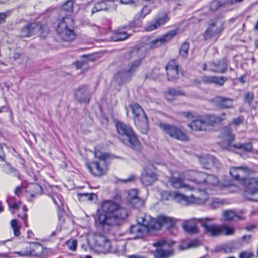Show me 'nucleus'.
Instances as JSON below:
<instances>
[{
	"mask_svg": "<svg viewBox=\"0 0 258 258\" xmlns=\"http://www.w3.org/2000/svg\"><path fill=\"white\" fill-rule=\"evenodd\" d=\"M137 225L130 227L131 233L136 238H142L146 235L150 230L160 229L162 226L174 227L177 220L164 215L159 216L157 218L150 215L141 214L137 217Z\"/></svg>",
	"mask_w": 258,
	"mask_h": 258,
	"instance_id": "obj_1",
	"label": "nucleus"
},
{
	"mask_svg": "<svg viewBox=\"0 0 258 258\" xmlns=\"http://www.w3.org/2000/svg\"><path fill=\"white\" fill-rule=\"evenodd\" d=\"M96 224L102 227L120 223L127 216L126 210L119 204L111 200L103 201L100 209L97 210Z\"/></svg>",
	"mask_w": 258,
	"mask_h": 258,
	"instance_id": "obj_2",
	"label": "nucleus"
},
{
	"mask_svg": "<svg viewBox=\"0 0 258 258\" xmlns=\"http://www.w3.org/2000/svg\"><path fill=\"white\" fill-rule=\"evenodd\" d=\"M131 63L122 66L113 77V80L120 85L130 80L140 67L144 56L139 50H133L128 54Z\"/></svg>",
	"mask_w": 258,
	"mask_h": 258,
	"instance_id": "obj_3",
	"label": "nucleus"
},
{
	"mask_svg": "<svg viewBox=\"0 0 258 258\" xmlns=\"http://www.w3.org/2000/svg\"><path fill=\"white\" fill-rule=\"evenodd\" d=\"M194 194L190 196H186L178 192H166L163 194L164 196H169L175 202L185 205H202L206 203L209 199V196L204 191L193 190Z\"/></svg>",
	"mask_w": 258,
	"mask_h": 258,
	"instance_id": "obj_4",
	"label": "nucleus"
},
{
	"mask_svg": "<svg viewBox=\"0 0 258 258\" xmlns=\"http://www.w3.org/2000/svg\"><path fill=\"white\" fill-rule=\"evenodd\" d=\"M115 126L117 133L121 137L120 140L123 144L136 151L141 149V144L130 126L117 121L115 123Z\"/></svg>",
	"mask_w": 258,
	"mask_h": 258,
	"instance_id": "obj_5",
	"label": "nucleus"
},
{
	"mask_svg": "<svg viewBox=\"0 0 258 258\" xmlns=\"http://www.w3.org/2000/svg\"><path fill=\"white\" fill-rule=\"evenodd\" d=\"M74 26V20L70 16L63 17L57 20L56 31L61 40L71 42L75 39L76 34Z\"/></svg>",
	"mask_w": 258,
	"mask_h": 258,
	"instance_id": "obj_6",
	"label": "nucleus"
},
{
	"mask_svg": "<svg viewBox=\"0 0 258 258\" xmlns=\"http://www.w3.org/2000/svg\"><path fill=\"white\" fill-rule=\"evenodd\" d=\"M134 114V122L139 131L143 134H147L149 131L147 117L142 107L137 103L130 105Z\"/></svg>",
	"mask_w": 258,
	"mask_h": 258,
	"instance_id": "obj_7",
	"label": "nucleus"
},
{
	"mask_svg": "<svg viewBox=\"0 0 258 258\" xmlns=\"http://www.w3.org/2000/svg\"><path fill=\"white\" fill-rule=\"evenodd\" d=\"M158 126L165 134L172 138L181 141L188 140L185 133L176 126L164 122H159Z\"/></svg>",
	"mask_w": 258,
	"mask_h": 258,
	"instance_id": "obj_8",
	"label": "nucleus"
},
{
	"mask_svg": "<svg viewBox=\"0 0 258 258\" xmlns=\"http://www.w3.org/2000/svg\"><path fill=\"white\" fill-rule=\"evenodd\" d=\"M47 249L44 248L39 243H30L25 249L15 252L20 256H33L35 257L45 256L47 255Z\"/></svg>",
	"mask_w": 258,
	"mask_h": 258,
	"instance_id": "obj_9",
	"label": "nucleus"
},
{
	"mask_svg": "<svg viewBox=\"0 0 258 258\" xmlns=\"http://www.w3.org/2000/svg\"><path fill=\"white\" fill-rule=\"evenodd\" d=\"M174 244L173 241L167 242L161 240L153 243L155 246H159L154 253L155 258H168L173 255V250L171 245Z\"/></svg>",
	"mask_w": 258,
	"mask_h": 258,
	"instance_id": "obj_10",
	"label": "nucleus"
},
{
	"mask_svg": "<svg viewBox=\"0 0 258 258\" xmlns=\"http://www.w3.org/2000/svg\"><path fill=\"white\" fill-rule=\"evenodd\" d=\"M40 33L41 37H44L49 33V30L46 25L38 23H33L24 26L21 30L22 37H30L36 33Z\"/></svg>",
	"mask_w": 258,
	"mask_h": 258,
	"instance_id": "obj_11",
	"label": "nucleus"
},
{
	"mask_svg": "<svg viewBox=\"0 0 258 258\" xmlns=\"http://www.w3.org/2000/svg\"><path fill=\"white\" fill-rule=\"evenodd\" d=\"M224 29V22L221 18L212 20L209 23L208 28L204 33V38L208 39L212 37L219 35Z\"/></svg>",
	"mask_w": 258,
	"mask_h": 258,
	"instance_id": "obj_12",
	"label": "nucleus"
},
{
	"mask_svg": "<svg viewBox=\"0 0 258 258\" xmlns=\"http://www.w3.org/2000/svg\"><path fill=\"white\" fill-rule=\"evenodd\" d=\"M241 184L245 188L246 194L253 196L249 200L258 202V179L247 177L242 180Z\"/></svg>",
	"mask_w": 258,
	"mask_h": 258,
	"instance_id": "obj_13",
	"label": "nucleus"
},
{
	"mask_svg": "<svg viewBox=\"0 0 258 258\" xmlns=\"http://www.w3.org/2000/svg\"><path fill=\"white\" fill-rule=\"evenodd\" d=\"M188 126L192 130L208 131L212 129L209 115L202 116L198 119H194Z\"/></svg>",
	"mask_w": 258,
	"mask_h": 258,
	"instance_id": "obj_14",
	"label": "nucleus"
},
{
	"mask_svg": "<svg viewBox=\"0 0 258 258\" xmlns=\"http://www.w3.org/2000/svg\"><path fill=\"white\" fill-rule=\"evenodd\" d=\"M212 218H205L198 219L201 222L202 227L204 228L205 232L212 236H218L222 235L221 225L214 224L209 225V221H212Z\"/></svg>",
	"mask_w": 258,
	"mask_h": 258,
	"instance_id": "obj_15",
	"label": "nucleus"
},
{
	"mask_svg": "<svg viewBox=\"0 0 258 258\" xmlns=\"http://www.w3.org/2000/svg\"><path fill=\"white\" fill-rule=\"evenodd\" d=\"M185 175L187 176V180L196 184V186H194L197 187V190L204 191L206 193V191L205 190H202L199 189L198 187V185L203 184L205 182L206 173L202 172H198L194 170H187L185 171Z\"/></svg>",
	"mask_w": 258,
	"mask_h": 258,
	"instance_id": "obj_16",
	"label": "nucleus"
},
{
	"mask_svg": "<svg viewBox=\"0 0 258 258\" xmlns=\"http://www.w3.org/2000/svg\"><path fill=\"white\" fill-rule=\"evenodd\" d=\"M158 175L154 171V168L150 165L144 168L140 179L143 184L148 186L157 180Z\"/></svg>",
	"mask_w": 258,
	"mask_h": 258,
	"instance_id": "obj_17",
	"label": "nucleus"
},
{
	"mask_svg": "<svg viewBox=\"0 0 258 258\" xmlns=\"http://www.w3.org/2000/svg\"><path fill=\"white\" fill-rule=\"evenodd\" d=\"M90 172L95 176H100L106 174L107 171L106 162H91L87 164Z\"/></svg>",
	"mask_w": 258,
	"mask_h": 258,
	"instance_id": "obj_18",
	"label": "nucleus"
},
{
	"mask_svg": "<svg viewBox=\"0 0 258 258\" xmlns=\"http://www.w3.org/2000/svg\"><path fill=\"white\" fill-rule=\"evenodd\" d=\"M250 172V170L247 167L238 166L232 167L229 173L231 177L235 180L239 181L241 184Z\"/></svg>",
	"mask_w": 258,
	"mask_h": 258,
	"instance_id": "obj_19",
	"label": "nucleus"
},
{
	"mask_svg": "<svg viewBox=\"0 0 258 258\" xmlns=\"http://www.w3.org/2000/svg\"><path fill=\"white\" fill-rule=\"evenodd\" d=\"M185 171L183 172L182 174H180L179 178H175L174 177H172L169 180V182L170 184L175 188H179L181 187H184L187 190H193L195 189H197V187L193 186L191 184H184L182 182L183 179H187V176L184 174Z\"/></svg>",
	"mask_w": 258,
	"mask_h": 258,
	"instance_id": "obj_20",
	"label": "nucleus"
},
{
	"mask_svg": "<svg viewBox=\"0 0 258 258\" xmlns=\"http://www.w3.org/2000/svg\"><path fill=\"white\" fill-rule=\"evenodd\" d=\"M165 69L169 81H174L178 79V66L175 60H172L169 61Z\"/></svg>",
	"mask_w": 258,
	"mask_h": 258,
	"instance_id": "obj_21",
	"label": "nucleus"
},
{
	"mask_svg": "<svg viewBox=\"0 0 258 258\" xmlns=\"http://www.w3.org/2000/svg\"><path fill=\"white\" fill-rule=\"evenodd\" d=\"M115 8V5L112 2L102 1L95 4L91 10V14L102 11H109Z\"/></svg>",
	"mask_w": 258,
	"mask_h": 258,
	"instance_id": "obj_22",
	"label": "nucleus"
},
{
	"mask_svg": "<svg viewBox=\"0 0 258 258\" xmlns=\"http://www.w3.org/2000/svg\"><path fill=\"white\" fill-rule=\"evenodd\" d=\"M76 98L80 102L88 103L90 99V93L86 86L79 87L75 93Z\"/></svg>",
	"mask_w": 258,
	"mask_h": 258,
	"instance_id": "obj_23",
	"label": "nucleus"
},
{
	"mask_svg": "<svg viewBox=\"0 0 258 258\" xmlns=\"http://www.w3.org/2000/svg\"><path fill=\"white\" fill-rule=\"evenodd\" d=\"M202 81L205 83L214 84L222 86L227 81V78L225 77L205 76L202 77Z\"/></svg>",
	"mask_w": 258,
	"mask_h": 258,
	"instance_id": "obj_24",
	"label": "nucleus"
},
{
	"mask_svg": "<svg viewBox=\"0 0 258 258\" xmlns=\"http://www.w3.org/2000/svg\"><path fill=\"white\" fill-rule=\"evenodd\" d=\"M132 34L122 28H118L114 31L111 35V39L114 41H120L129 38Z\"/></svg>",
	"mask_w": 258,
	"mask_h": 258,
	"instance_id": "obj_25",
	"label": "nucleus"
},
{
	"mask_svg": "<svg viewBox=\"0 0 258 258\" xmlns=\"http://www.w3.org/2000/svg\"><path fill=\"white\" fill-rule=\"evenodd\" d=\"M138 190L136 189H132L128 192V200L131 204L135 207H138L142 203L138 197Z\"/></svg>",
	"mask_w": 258,
	"mask_h": 258,
	"instance_id": "obj_26",
	"label": "nucleus"
},
{
	"mask_svg": "<svg viewBox=\"0 0 258 258\" xmlns=\"http://www.w3.org/2000/svg\"><path fill=\"white\" fill-rule=\"evenodd\" d=\"M27 192L30 195V197L34 198L41 194L42 188L38 184H32L28 186Z\"/></svg>",
	"mask_w": 258,
	"mask_h": 258,
	"instance_id": "obj_27",
	"label": "nucleus"
},
{
	"mask_svg": "<svg viewBox=\"0 0 258 258\" xmlns=\"http://www.w3.org/2000/svg\"><path fill=\"white\" fill-rule=\"evenodd\" d=\"M223 217L226 221H236L241 219V217L233 210H228L223 211Z\"/></svg>",
	"mask_w": 258,
	"mask_h": 258,
	"instance_id": "obj_28",
	"label": "nucleus"
},
{
	"mask_svg": "<svg viewBox=\"0 0 258 258\" xmlns=\"http://www.w3.org/2000/svg\"><path fill=\"white\" fill-rule=\"evenodd\" d=\"M98 245L101 248V251L106 253L109 252L111 249V244L110 241L104 236L99 237L98 240Z\"/></svg>",
	"mask_w": 258,
	"mask_h": 258,
	"instance_id": "obj_29",
	"label": "nucleus"
},
{
	"mask_svg": "<svg viewBox=\"0 0 258 258\" xmlns=\"http://www.w3.org/2000/svg\"><path fill=\"white\" fill-rule=\"evenodd\" d=\"M216 102L221 108H229L233 106V100L228 98L219 97L216 98Z\"/></svg>",
	"mask_w": 258,
	"mask_h": 258,
	"instance_id": "obj_30",
	"label": "nucleus"
},
{
	"mask_svg": "<svg viewBox=\"0 0 258 258\" xmlns=\"http://www.w3.org/2000/svg\"><path fill=\"white\" fill-rule=\"evenodd\" d=\"M229 0H214L210 4V9L211 11H216L220 7L229 5Z\"/></svg>",
	"mask_w": 258,
	"mask_h": 258,
	"instance_id": "obj_31",
	"label": "nucleus"
},
{
	"mask_svg": "<svg viewBox=\"0 0 258 258\" xmlns=\"http://www.w3.org/2000/svg\"><path fill=\"white\" fill-rule=\"evenodd\" d=\"M210 118V122L211 123L212 127L215 124L220 123L222 121L225 120L226 115L225 113H223L221 114L216 116V115H209Z\"/></svg>",
	"mask_w": 258,
	"mask_h": 258,
	"instance_id": "obj_32",
	"label": "nucleus"
},
{
	"mask_svg": "<svg viewBox=\"0 0 258 258\" xmlns=\"http://www.w3.org/2000/svg\"><path fill=\"white\" fill-rule=\"evenodd\" d=\"M51 199L57 208L60 210L64 204L63 199L61 195L58 193H53L51 196Z\"/></svg>",
	"mask_w": 258,
	"mask_h": 258,
	"instance_id": "obj_33",
	"label": "nucleus"
},
{
	"mask_svg": "<svg viewBox=\"0 0 258 258\" xmlns=\"http://www.w3.org/2000/svg\"><path fill=\"white\" fill-rule=\"evenodd\" d=\"M200 162L204 168H208L210 164H215V159L211 156L205 155L200 158Z\"/></svg>",
	"mask_w": 258,
	"mask_h": 258,
	"instance_id": "obj_34",
	"label": "nucleus"
},
{
	"mask_svg": "<svg viewBox=\"0 0 258 258\" xmlns=\"http://www.w3.org/2000/svg\"><path fill=\"white\" fill-rule=\"evenodd\" d=\"M182 228L185 231L190 234H196L198 232V228L191 224L189 221L184 222L182 224Z\"/></svg>",
	"mask_w": 258,
	"mask_h": 258,
	"instance_id": "obj_35",
	"label": "nucleus"
},
{
	"mask_svg": "<svg viewBox=\"0 0 258 258\" xmlns=\"http://www.w3.org/2000/svg\"><path fill=\"white\" fill-rule=\"evenodd\" d=\"M201 244L200 241L197 239H195L190 241L188 243L181 244L179 246V248L180 250H185L190 248H196L199 246Z\"/></svg>",
	"mask_w": 258,
	"mask_h": 258,
	"instance_id": "obj_36",
	"label": "nucleus"
},
{
	"mask_svg": "<svg viewBox=\"0 0 258 258\" xmlns=\"http://www.w3.org/2000/svg\"><path fill=\"white\" fill-rule=\"evenodd\" d=\"M181 95H182V93L180 91L173 88H169L167 90L165 95L166 99L170 101L172 100L175 97Z\"/></svg>",
	"mask_w": 258,
	"mask_h": 258,
	"instance_id": "obj_37",
	"label": "nucleus"
},
{
	"mask_svg": "<svg viewBox=\"0 0 258 258\" xmlns=\"http://www.w3.org/2000/svg\"><path fill=\"white\" fill-rule=\"evenodd\" d=\"M218 183L217 177L213 174H208L206 173L205 182L203 184L208 186H214Z\"/></svg>",
	"mask_w": 258,
	"mask_h": 258,
	"instance_id": "obj_38",
	"label": "nucleus"
},
{
	"mask_svg": "<svg viewBox=\"0 0 258 258\" xmlns=\"http://www.w3.org/2000/svg\"><path fill=\"white\" fill-rule=\"evenodd\" d=\"M7 202L8 204L9 209L12 214L14 213L15 210H17L21 206L20 202H15L11 197H9L7 199Z\"/></svg>",
	"mask_w": 258,
	"mask_h": 258,
	"instance_id": "obj_39",
	"label": "nucleus"
},
{
	"mask_svg": "<svg viewBox=\"0 0 258 258\" xmlns=\"http://www.w3.org/2000/svg\"><path fill=\"white\" fill-rule=\"evenodd\" d=\"M177 34L176 30H172L168 32L162 37H160L162 44L170 41Z\"/></svg>",
	"mask_w": 258,
	"mask_h": 258,
	"instance_id": "obj_40",
	"label": "nucleus"
},
{
	"mask_svg": "<svg viewBox=\"0 0 258 258\" xmlns=\"http://www.w3.org/2000/svg\"><path fill=\"white\" fill-rule=\"evenodd\" d=\"M214 64L216 67V69L212 70V71L214 72L223 73L227 70V64L224 60H223L222 61H220L218 64L214 63Z\"/></svg>",
	"mask_w": 258,
	"mask_h": 258,
	"instance_id": "obj_41",
	"label": "nucleus"
},
{
	"mask_svg": "<svg viewBox=\"0 0 258 258\" xmlns=\"http://www.w3.org/2000/svg\"><path fill=\"white\" fill-rule=\"evenodd\" d=\"M74 2L73 0H68L66 2L61 6V10L68 13H72L73 12Z\"/></svg>",
	"mask_w": 258,
	"mask_h": 258,
	"instance_id": "obj_42",
	"label": "nucleus"
},
{
	"mask_svg": "<svg viewBox=\"0 0 258 258\" xmlns=\"http://www.w3.org/2000/svg\"><path fill=\"white\" fill-rule=\"evenodd\" d=\"M169 20V18L166 13H163L159 15L155 19V21L160 27Z\"/></svg>",
	"mask_w": 258,
	"mask_h": 258,
	"instance_id": "obj_43",
	"label": "nucleus"
},
{
	"mask_svg": "<svg viewBox=\"0 0 258 258\" xmlns=\"http://www.w3.org/2000/svg\"><path fill=\"white\" fill-rule=\"evenodd\" d=\"M78 197L80 201H92L96 197V195L88 193L78 194Z\"/></svg>",
	"mask_w": 258,
	"mask_h": 258,
	"instance_id": "obj_44",
	"label": "nucleus"
},
{
	"mask_svg": "<svg viewBox=\"0 0 258 258\" xmlns=\"http://www.w3.org/2000/svg\"><path fill=\"white\" fill-rule=\"evenodd\" d=\"M222 235H232L235 233V230L234 228L227 225H221Z\"/></svg>",
	"mask_w": 258,
	"mask_h": 258,
	"instance_id": "obj_45",
	"label": "nucleus"
},
{
	"mask_svg": "<svg viewBox=\"0 0 258 258\" xmlns=\"http://www.w3.org/2000/svg\"><path fill=\"white\" fill-rule=\"evenodd\" d=\"M233 146L235 148L241 149L246 152H250L252 147V144L250 143L234 144Z\"/></svg>",
	"mask_w": 258,
	"mask_h": 258,
	"instance_id": "obj_46",
	"label": "nucleus"
},
{
	"mask_svg": "<svg viewBox=\"0 0 258 258\" xmlns=\"http://www.w3.org/2000/svg\"><path fill=\"white\" fill-rule=\"evenodd\" d=\"M189 49V44L187 42H184L181 45L179 50V54L183 58H186L188 55Z\"/></svg>",
	"mask_w": 258,
	"mask_h": 258,
	"instance_id": "obj_47",
	"label": "nucleus"
},
{
	"mask_svg": "<svg viewBox=\"0 0 258 258\" xmlns=\"http://www.w3.org/2000/svg\"><path fill=\"white\" fill-rule=\"evenodd\" d=\"M224 204L223 200L219 199H214L209 204V207L211 209H214L219 208Z\"/></svg>",
	"mask_w": 258,
	"mask_h": 258,
	"instance_id": "obj_48",
	"label": "nucleus"
},
{
	"mask_svg": "<svg viewBox=\"0 0 258 258\" xmlns=\"http://www.w3.org/2000/svg\"><path fill=\"white\" fill-rule=\"evenodd\" d=\"M147 47L150 49L156 48L162 45L160 38L155 39L147 43Z\"/></svg>",
	"mask_w": 258,
	"mask_h": 258,
	"instance_id": "obj_49",
	"label": "nucleus"
},
{
	"mask_svg": "<svg viewBox=\"0 0 258 258\" xmlns=\"http://www.w3.org/2000/svg\"><path fill=\"white\" fill-rule=\"evenodd\" d=\"M66 245L69 250L75 251L77 247L78 241L75 239H70L66 242Z\"/></svg>",
	"mask_w": 258,
	"mask_h": 258,
	"instance_id": "obj_50",
	"label": "nucleus"
},
{
	"mask_svg": "<svg viewBox=\"0 0 258 258\" xmlns=\"http://www.w3.org/2000/svg\"><path fill=\"white\" fill-rule=\"evenodd\" d=\"M10 224L14 235L16 236H19L20 235V226L18 225L17 220L15 219L12 220Z\"/></svg>",
	"mask_w": 258,
	"mask_h": 258,
	"instance_id": "obj_51",
	"label": "nucleus"
},
{
	"mask_svg": "<svg viewBox=\"0 0 258 258\" xmlns=\"http://www.w3.org/2000/svg\"><path fill=\"white\" fill-rule=\"evenodd\" d=\"M23 212L22 214H18V217L21 218L24 222V223L25 224V226L26 227H28V223L27 221V208L26 206V205H23L22 208Z\"/></svg>",
	"mask_w": 258,
	"mask_h": 258,
	"instance_id": "obj_52",
	"label": "nucleus"
},
{
	"mask_svg": "<svg viewBox=\"0 0 258 258\" xmlns=\"http://www.w3.org/2000/svg\"><path fill=\"white\" fill-rule=\"evenodd\" d=\"M94 155L95 157L99 159L100 161H105L108 158V155L107 154L102 153L98 150H95Z\"/></svg>",
	"mask_w": 258,
	"mask_h": 258,
	"instance_id": "obj_53",
	"label": "nucleus"
},
{
	"mask_svg": "<svg viewBox=\"0 0 258 258\" xmlns=\"http://www.w3.org/2000/svg\"><path fill=\"white\" fill-rule=\"evenodd\" d=\"M151 11V8L147 6L143 7L142 9L139 13L140 18L141 19L144 18L147 15L150 13Z\"/></svg>",
	"mask_w": 258,
	"mask_h": 258,
	"instance_id": "obj_54",
	"label": "nucleus"
},
{
	"mask_svg": "<svg viewBox=\"0 0 258 258\" xmlns=\"http://www.w3.org/2000/svg\"><path fill=\"white\" fill-rule=\"evenodd\" d=\"M159 28V25H158L155 21L153 22L149 23L148 25L145 28V30L146 31L149 32L155 30Z\"/></svg>",
	"mask_w": 258,
	"mask_h": 258,
	"instance_id": "obj_55",
	"label": "nucleus"
},
{
	"mask_svg": "<svg viewBox=\"0 0 258 258\" xmlns=\"http://www.w3.org/2000/svg\"><path fill=\"white\" fill-rule=\"evenodd\" d=\"M2 167L3 170L7 173H12L13 171H15L10 164L6 162H5L3 165H2Z\"/></svg>",
	"mask_w": 258,
	"mask_h": 258,
	"instance_id": "obj_56",
	"label": "nucleus"
},
{
	"mask_svg": "<svg viewBox=\"0 0 258 258\" xmlns=\"http://www.w3.org/2000/svg\"><path fill=\"white\" fill-rule=\"evenodd\" d=\"M244 121V117L242 116H239L238 117L233 119L230 124L238 126L241 124Z\"/></svg>",
	"mask_w": 258,
	"mask_h": 258,
	"instance_id": "obj_57",
	"label": "nucleus"
},
{
	"mask_svg": "<svg viewBox=\"0 0 258 258\" xmlns=\"http://www.w3.org/2000/svg\"><path fill=\"white\" fill-rule=\"evenodd\" d=\"M253 256L252 253L250 251H242L240 253L239 258H251Z\"/></svg>",
	"mask_w": 258,
	"mask_h": 258,
	"instance_id": "obj_58",
	"label": "nucleus"
},
{
	"mask_svg": "<svg viewBox=\"0 0 258 258\" xmlns=\"http://www.w3.org/2000/svg\"><path fill=\"white\" fill-rule=\"evenodd\" d=\"M179 114L188 119H194V115L191 112H181Z\"/></svg>",
	"mask_w": 258,
	"mask_h": 258,
	"instance_id": "obj_59",
	"label": "nucleus"
},
{
	"mask_svg": "<svg viewBox=\"0 0 258 258\" xmlns=\"http://www.w3.org/2000/svg\"><path fill=\"white\" fill-rule=\"evenodd\" d=\"M253 98V93L252 92H247L245 94L244 100L245 102L250 103Z\"/></svg>",
	"mask_w": 258,
	"mask_h": 258,
	"instance_id": "obj_60",
	"label": "nucleus"
},
{
	"mask_svg": "<svg viewBox=\"0 0 258 258\" xmlns=\"http://www.w3.org/2000/svg\"><path fill=\"white\" fill-rule=\"evenodd\" d=\"M222 250L224 252L227 253L231 252L232 248L230 245L227 244L223 246V247L222 248Z\"/></svg>",
	"mask_w": 258,
	"mask_h": 258,
	"instance_id": "obj_61",
	"label": "nucleus"
},
{
	"mask_svg": "<svg viewBox=\"0 0 258 258\" xmlns=\"http://www.w3.org/2000/svg\"><path fill=\"white\" fill-rule=\"evenodd\" d=\"M74 64L75 65L77 69H81L84 65L85 62L84 61H76L74 63Z\"/></svg>",
	"mask_w": 258,
	"mask_h": 258,
	"instance_id": "obj_62",
	"label": "nucleus"
},
{
	"mask_svg": "<svg viewBox=\"0 0 258 258\" xmlns=\"http://www.w3.org/2000/svg\"><path fill=\"white\" fill-rule=\"evenodd\" d=\"M6 14L4 13H0V24L4 23L6 18Z\"/></svg>",
	"mask_w": 258,
	"mask_h": 258,
	"instance_id": "obj_63",
	"label": "nucleus"
},
{
	"mask_svg": "<svg viewBox=\"0 0 258 258\" xmlns=\"http://www.w3.org/2000/svg\"><path fill=\"white\" fill-rule=\"evenodd\" d=\"M227 136L228 140L230 142H231L232 141H233L234 139V135H233L230 131H228L227 133Z\"/></svg>",
	"mask_w": 258,
	"mask_h": 258,
	"instance_id": "obj_64",
	"label": "nucleus"
}]
</instances>
